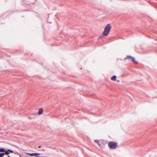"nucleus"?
Segmentation results:
<instances>
[{
    "instance_id": "obj_11",
    "label": "nucleus",
    "mask_w": 157,
    "mask_h": 157,
    "mask_svg": "<svg viewBox=\"0 0 157 157\" xmlns=\"http://www.w3.org/2000/svg\"><path fill=\"white\" fill-rule=\"evenodd\" d=\"M94 141L95 142H96L98 144V142H99L98 140H94Z\"/></svg>"
},
{
    "instance_id": "obj_14",
    "label": "nucleus",
    "mask_w": 157,
    "mask_h": 157,
    "mask_svg": "<svg viewBox=\"0 0 157 157\" xmlns=\"http://www.w3.org/2000/svg\"><path fill=\"white\" fill-rule=\"evenodd\" d=\"M117 81H118V82H119V80H117Z\"/></svg>"
},
{
    "instance_id": "obj_8",
    "label": "nucleus",
    "mask_w": 157,
    "mask_h": 157,
    "mask_svg": "<svg viewBox=\"0 0 157 157\" xmlns=\"http://www.w3.org/2000/svg\"><path fill=\"white\" fill-rule=\"evenodd\" d=\"M132 57L130 56H127V57L126 58H125V59H131Z\"/></svg>"
},
{
    "instance_id": "obj_5",
    "label": "nucleus",
    "mask_w": 157,
    "mask_h": 157,
    "mask_svg": "<svg viewBox=\"0 0 157 157\" xmlns=\"http://www.w3.org/2000/svg\"><path fill=\"white\" fill-rule=\"evenodd\" d=\"M43 110L42 108H40L39 109L38 114V115H40L43 113Z\"/></svg>"
},
{
    "instance_id": "obj_4",
    "label": "nucleus",
    "mask_w": 157,
    "mask_h": 157,
    "mask_svg": "<svg viewBox=\"0 0 157 157\" xmlns=\"http://www.w3.org/2000/svg\"><path fill=\"white\" fill-rule=\"evenodd\" d=\"M0 152H5V154L8 155L9 154V152L8 150L5 151V150L3 148H0Z\"/></svg>"
},
{
    "instance_id": "obj_10",
    "label": "nucleus",
    "mask_w": 157,
    "mask_h": 157,
    "mask_svg": "<svg viewBox=\"0 0 157 157\" xmlns=\"http://www.w3.org/2000/svg\"><path fill=\"white\" fill-rule=\"evenodd\" d=\"M8 150L9 152H10L11 153H12L13 152V151L12 150Z\"/></svg>"
},
{
    "instance_id": "obj_7",
    "label": "nucleus",
    "mask_w": 157,
    "mask_h": 157,
    "mask_svg": "<svg viewBox=\"0 0 157 157\" xmlns=\"http://www.w3.org/2000/svg\"><path fill=\"white\" fill-rule=\"evenodd\" d=\"M131 60H132V61L135 64L137 63V62L136 61L134 57H133Z\"/></svg>"
},
{
    "instance_id": "obj_9",
    "label": "nucleus",
    "mask_w": 157,
    "mask_h": 157,
    "mask_svg": "<svg viewBox=\"0 0 157 157\" xmlns=\"http://www.w3.org/2000/svg\"><path fill=\"white\" fill-rule=\"evenodd\" d=\"M4 153H0V157H2L5 155Z\"/></svg>"
},
{
    "instance_id": "obj_13",
    "label": "nucleus",
    "mask_w": 157,
    "mask_h": 157,
    "mask_svg": "<svg viewBox=\"0 0 157 157\" xmlns=\"http://www.w3.org/2000/svg\"><path fill=\"white\" fill-rule=\"evenodd\" d=\"M36 157H40V156H36Z\"/></svg>"
},
{
    "instance_id": "obj_1",
    "label": "nucleus",
    "mask_w": 157,
    "mask_h": 157,
    "mask_svg": "<svg viewBox=\"0 0 157 157\" xmlns=\"http://www.w3.org/2000/svg\"><path fill=\"white\" fill-rule=\"evenodd\" d=\"M111 29V26L110 24H107L104 29V30L103 33V34L104 36H107L109 34Z\"/></svg>"
},
{
    "instance_id": "obj_15",
    "label": "nucleus",
    "mask_w": 157,
    "mask_h": 157,
    "mask_svg": "<svg viewBox=\"0 0 157 157\" xmlns=\"http://www.w3.org/2000/svg\"><path fill=\"white\" fill-rule=\"evenodd\" d=\"M8 157H11L10 156H9Z\"/></svg>"
},
{
    "instance_id": "obj_12",
    "label": "nucleus",
    "mask_w": 157,
    "mask_h": 157,
    "mask_svg": "<svg viewBox=\"0 0 157 157\" xmlns=\"http://www.w3.org/2000/svg\"><path fill=\"white\" fill-rule=\"evenodd\" d=\"M39 148L41 147V146H39Z\"/></svg>"
},
{
    "instance_id": "obj_6",
    "label": "nucleus",
    "mask_w": 157,
    "mask_h": 157,
    "mask_svg": "<svg viewBox=\"0 0 157 157\" xmlns=\"http://www.w3.org/2000/svg\"><path fill=\"white\" fill-rule=\"evenodd\" d=\"M111 80L113 81H116L117 80V77L116 75H113L111 78Z\"/></svg>"
},
{
    "instance_id": "obj_3",
    "label": "nucleus",
    "mask_w": 157,
    "mask_h": 157,
    "mask_svg": "<svg viewBox=\"0 0 157 157\" xmlns=\"http://www.w3.org/2000/svg\"><path fill=\"white\" fill-rule=\"evenodd\" d=\"M25 153L26 154L30 155L31 156H36L40 155V154L38 153Z\"/></svg>"
},
{
    "instance_id": "obj_2",
    "label": "nucleus",
    "mask_w": 157,
    "mask_h": 157,
    "mask_svg": "<svg viewBox=\"0 0 157 157\" xmlns=\"http://www.w3.org/2000/svg\"><path fill=\"white\" fill-rule=\"evenodd\" d=\"M108 146L111 149H114L118 146L117 143L113 141H110L108 143Z\"/></svg>"
}]
</instances>
